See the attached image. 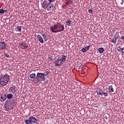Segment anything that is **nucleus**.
Instances as JSON below:
<instances>
[{
	"mask_svg": "<svg viewBox=\"0 0 124 124\" xmlns=\"http://www.w3.org/2000/svg\"><path fill=\"white\" fill-rule=\"evenodd\" d=\"M46 8L47 11H51V8H54V6L52 4V2H49L47 0H45L43 2V8Z\"/></svg>",
	"mask_w": 124,
	"mask_h": 124,
	"instance_id": "f257e3e1",
	"label": "nucleus"
},
{
	"mask_svg": "<svg viewBox=\"0 0 124 124\" xmlns=\"http://www.w3.org/2000/svg\"><path fill=\"white\" fill-rule=\"evenodd\" d=\"M56 26L57 27V30H57V31H58V32H61V31H62L64 30V26L62 24L57 22Z\"/></svg>",
	"mask_w": 124,
	"mask_h": 124,
	"instance_id": "f03ea898",
	"label": "nucleus"
},
{
	"mask_svg": "<svg viewBox=\"0 0 124 124\" xmlns=\"http://www.w3.org/2000/svg\"><path fill=\"white\" fill-rule=\"evenodd\" d=\"M8 78H1L0 79V83L1 86H6L8 83Z\"/></svg>",
	"mask_w": 124,
	"mask_h": 124,
	"instance_id": "7ed1b4c3",
	"label": "nucleus"
},
{
	"mask_svg": "<svg viewBox=\"0 0 124 124\" xmlns=\"http://www.w3.org/2000/svg\"><path fill=\"white\" fill-rule=\"evenodd\" d=\"M17 91H18V89H17V88L15 86H12L9 89V93H13V94L16 93Z\"/></svg>",
	"mask_w": 124,
	"mask_h": 124,
	"instance_id": "20e7f679",
	"label": "nucleus"
},
{
	"mask_svg": "<svg viewBox=\"0 0 124 124\" xmlns=\"http://www.w3.org/2000/svg\"><path fill=\"white\" fill-rule=\"evenodd\" d=\"M58 27L57 26V24H55L53 26V27H50V30L52 32H54L57 33V32H59L58 31Z\"/></svg>",
	"mask_w": 124,
	"mask_h": 124,
	"instance_id": "39448f33",
	"label": "nucleus"
},
{
	"mask_svg": "<svg viewBox=\"0 0 124 124\" xmlns=\"http://www.w3.org/2000/svg\"><path fill=\"white\" fill-rule=\"evenodd\" d=\"M62 62H63L61 59H58L55 61L54 64L55 66H61L62 64Z\"/></svg>",
	"mask_w": 124,
	"mask_h": 124,
	"instance_id": "423d86ee",
	"label": "nucleus"
},
{
	"mask_svg": "<svg viewBox=\"0 0 124 124\" xmlns=\"http://www.w3.org/2000/svg\"><path fill=\"white\" fill-rule=\"evenodd\" d=\"M6 48V45L4 42H0V49L3 50Z\"/></svg>",
	"mask_w": 124,
	"mask_h": 124,
	"instance_id": "0eeeda50",
	"label": "nucleus"
},
{
	"mask_svg": "<svg viewBox=\"0 0 124 124\" xmlns=\"http://www.w3.org/2000/svg\"><path fill=\"white\" fill-rule=\"evenodd\" d=\"M29 120H31V123H37V119H36L35 117L33 116H31L29 118Z\"/></svg>",
	"mask_w": 124,
	"mask_h": 124,
	"instance_id": "6e6552de",
	"label": "nucleus"
},
{
	"mask_svg": "<svg viewBox=\"0 0 124 124\" xmlns=\"http://www.w3.org/2000/svg\"><path fill=\"white\" fill-rule=\"evenodd\" d=\"M6 98H7V97H6V95L3 94L0 97V101H1V102H3L4 101H5V100H6Z\"/></svg>",
	"mask_w": 124,
	"mask_h": 124,
	"instance_id": "1a4fd4ad",
	"label": "nucleus"
},
{
	"mask_svg": "<svg viewBox=\"0 0 124 124\" xmlns=\"http://www.w3.org/2000/svg\"><path fill=\"white\" fill-rule=\"evenodd\" d=\"M37 77H38V78H45V77H44V73H38L37 74Z\"/></svg>",
	"mask_w": 124,
	"mask_h": 124,
	"instance_id": "9d476101",
	"label": "nucleus"
},
{
	"mask_svg": "<svg viewBox=\"0 0 124 124\" xmlns=\"http://www.w3.org/2000/svg\"><path fill=\"white\" fill-rule=\"evenodd\" d=\"M37 38L41 43H44V41L43 40V38H42V37H41V35H38Z\"/></svg>",
	"mask_w": 124,
	"mask_h": 124,
	"instance_id": "9b49d317",
	"label": "nucleus"
},
{
	"mask_svg": "<svg viewBox=\"0 0 124 124\" xmlns=\"http://www.w3.org/2000/svg\"><path fill=\"white\" fill-rule=\"evenodd\" d=\"M26 43L24 42H22L19 44V46L21 48V49H25V47H26Z\"/></svg>",
	"mask_w": 124,
	"mask_h": 124,
	"instance_id": "f8f14e48",
	"label": "nucleus"
},
{
	"mask_svg": "<svg viewBox=\"0 0 124 124\" xmlns=\"http://www.w3.org/2000/svg\"><path fill=\"white\" fill-rule=\"evenodd\" d=\"M117 37L115 36L114 37V38L110 41L112 43H113V44H116L117 43Z\"/></svg>",
	"mask_w": 124,
	"mask_h": 124,
	"instance_id": "ddd939ff",
	"label": "nucleus"
},
{
	"mask_svg": "<svg viewBox=\"0 0 124 124\" xmlns=\"http://www.w3.org/2000/svg\"><path fill=\"white\" fill-rule=\"evenodd\" d=\"M96 92L98 94H99L100 95H103V93L102 92V91L99 89H97Z\"/></svg>",
	"mask_w": 124,
	"mask_h": 124,
	"instance_id": "4468645a",
	"label": "nucleus"
},
{
	"mask_svg": "<svg viewBox=\"0 0 124 124\" xmlns=\"http://www.w3.org/2000/svg\"><path fill=\"white\" fill-rule=\"evenodd\" d=\"M6 97L7 98H8V99H11V98L13 97V93L8 94L6 95Z\"/></svg>",
	"mask_w": 124,
	"mask_h": 124,
	"instance_id": "2eb2a0df",
	"label": "nucleus"
},
{
	"mask_svg": "<svg viewBox=\"0 0 124 124\" xmlns=\"http://www.w3.org/2000/svg\"><path fill=\"white\" fill-rule=\"evenodd\" d=\"M119 33H120V32L117 31L115 34V37H116L117 39H119V38H121V37L120 36Z\"/></svg>",
	"mask_w": 124,
	"mask_h": 124,
	"instance_id": "dca6fc26",
	"label": "nucleus"
},
{
	"mask_svg": "<svg viewBox=\"0 0 124 124\" xmlns=\"http://www.w3.org/2000/svg\"><path fill=\"white\" fill-rule=\"evenodd\" d=\"M63 62H65V60H66V55H62V58L60 59Z\"/></svg>",
	"mask_w": 124,
	"mask_h": 124,
	"instance_id": "f3484780",
	"label": "nucleus"
},
{
	"mask_svg": "<svg viewBox=\"0 0 124 124\" xmlns=\"http://www.w3.org/2000/svg\"><path fill=\"white\" fill-rule=\"evenodd\" d=\"M108 91L109 93H114V89H113L112 85L108 87Z\"/></svg>",
	"mask_w": 124,
	"mask_h": 124,
	"instance_id": "a211bd4d",
	"label": "nucleus"
},
{
	"mask_svg": "<svg viewBox=\"0 0 124 124\" xmlns=\"http://www.w3.org/2000/svg\"><path fill=\"white\" fill-rule=\"evenodd\" d=\"M25 123L26 124H32V123L31 122V121L30 119H26L25 120Z\"/></svg>",
	"mask_w": 124,
	"mask_h": 124,
	"instance_id": "6ab92c4d",
	"label": "nucleus"
},
{
	"mask_svg": "<svg viewBox=\"0 0 124 124\" xmlns=\"http://www.w3.org/2000/svg\"><path fill=\"white\" fill-rule=\"evenodd\" d=\"M98 51L100 54H102V53L104 52V49L103 48V47H100L98 49Z\"/></svg>",
	"mask_w": 124,
	"mask_h": 124,
	"instance_id": "aec40b11",
	"label": "nucleus"
},
{
	"mask_svg": "<svg viewBox=\"0 0 124 124\" xmlns=\"http://www.w3.org/2000/svg\"><path fill=\"white\" fill-rule=\"evenodd\" d=\"M29 80H31V81H32L33 82H34V83H36V82L37 83H38V82H39L38 80H37V81L36 82L35 81H36V80H37L38 78H31V79H30V78H28Z\"/></svg>",
	"mask_w": 124,
	"mask_h": 124,
	"instance_id": "412c9836",
	"label": "nucleus"
},
{
	"mask_svg": "<svg viewBox=\"0 0 124 124\" xmlns=\"http://www.w3.org/2000/svg\"><path fill=\"white\" fill-rule=\"evenodd\" d=\"M42 36H43V38H44V39H45V40H48V36H47V35H46V34H45V33H44V34H42Z\"/></svg>",
	"mask_w": 124,
	"mask_h": 124,
	"instance_id": "4be33fe9",
	"label": "nucleus"
},
{
	"mask_svg": "<svg viewBox=\"0 0 124 124\" xmlns=\"http://www.w3.org/2000/svg\"><path fill=\"white\" fill-rule=\"evenodd\" d=\"M35 76H36V75H35V73H33L30 75V78H35Z\"/></svg>",
	"mask_w": 124,
	"mask_h": 124,
	"instance_id": "5701e85b",
	"label": "nucleus"
},
{
	"mask_svg": "<svg viewBox=\"0 0 124 124\" xmlns=\"http://www.w3.org/2000/svg\"><path fill=\"white\" fill-rule=\"evenodd\" d=\"M71 24V20H70V19H67L66 21L67 26H70Z\"/></svg>",
	"mask_w": 124,
	"mask_h": 124,
	"instance_id": "b1692460",
	"label": "nucleus"
},
{
	"mask_svg": "<svg viewBox=\"0 0 124 124\" xmlns=\"http://www.w3.org/2000/svg\"><path fill=\"white\" fill-rule=\"evenodd\" d=\"M2 78H10V76L7 74H5L2 77Z\"/></svg>",
	"mask_w": 124,
	"mask_h": 124,
	"instance_id": "393cba45",
	"label": "nucleus"
},
{
	"mask_svg": "<svg viewBox=\"0 0 124 124\" xmlns=\"http://www.w3.org/2000/svg\"><path fill=\"white\" fill-rule=\"evenodd\" d=\"M73 3V1H72V0H69L67 1V4H68V5H70Z\"/></svg>",
	"mask_w": 124,
	"mask_h": 124,
	"instance_id": "a878e982",
	"label": "nucleus"
},
{
	"mask_svg": "<svg viewBox=\"0 0 124 124\" xmlns=\"http://www.w3.org/2000/svg\"><path fill=\"white\" fill-rule=\"evenodd\" d=\"M17 30H18V31H22V27L21 26H17L16 27Z\"/></svg>",
	"mask_w": 124,
	"mask_h": 124,
	"instance_id": "bb28decb",
	"label": "nucleus"
},
{
	"mask_svg": "<svg viewBox=\"0 0 124 124\" xmlns=\"http://www.w3.org/2000/svg\"><path fill=\"white\" fill-rule=\"evenodd\" d=\"M120 50V52H121L122 53H124V47L122 48V47H119Z\"/></svg>",
	"mask_w": 124,
	"mask_h": 124,
	"instance_id": "cd10ccee",
	"label": "nucleus"
},
{
	"mask_svg": "<svg viewBox=\"0 0 124 124\" xmlns=\"http://www.w3.org/2000/svg\"><path fill=\"white\" fill-rule=\"evenodd\" d=\"M3 13H4V10H3V9H0V14H3Z\"/></svg>",
	"mask_w": 124,
	"mask_h": 124,
	"instance_id": "c85d7f7f",
	"label": "nucleus"
},
{
	"mask_svg": "<svg viewBox=\"0 0 124 124\" xmlns=\"http://www.w3.org/2000/svg\"><path fill=\"white\" fill-rule=\"evenodd\" d=\"M86 66L85 65H83L81 68L82 70H85V69H86Z\"/></svg>",
	"mask_w": 124,
	"mask_h": 124,
	"instance_id": "c756f323",
	"label": "nucleus"
},
{
	"mask_svg": "<svg viewBox=\"0 0 124 124\" xmlns=\"http://www.w3.org/2000/svg\"><path fill=\"white\" fill-rule=\"evenodd\" d=\"M90 46H85L84 47V49H86V51H88V50H89V49H90Z\"/></svg>",
	"mask_w": 124,
	"mask_h": 124,
	"instance_id": "7c9ffc66",
	"label": "nucleus"
},
{
	"mask_svg": "<svg viewBox=\"0 0 124 124\" xmlns=\"http://www.w3.org/2000/svg\"><path fill=\"white\" fill-rule=\"evenodd\" d=\"M81 51L82 52H83V53H86V52H87V50L86 49H85V48H83L82 49H81Z\"/></svg>",
	"mask_w": 124,
	"mask_h": 124,
	"instance_id": "2f4dec72",
	"label": "nucleus"
},
{
	"mask_svg": "<svg viewBox=\"0 0 124 124\" xmlns=\"http://www.w3.org/2000/svg\"><path fill=\"white\" fill-rule=\"evenodd\" d=\"M103 93L104 96H108V93L103 92Z\"/></svg>",
	"mask_w": 124,
	"mask_h": 124,
	"instance_id": "473e14b6",
	"label": "nucleus"
},
{
	"mask_svg": "<svg viewBox=\"0 0 124 124\" xmlns=\"http://www.w3.org/2000/svg\"><path fill=\"white\" fill-rule=\"evenodd\" d=\"M88 12H89V13L90 14H92L93 13V10H92V9H89V10H88Z\"/></svg>",
	"mask_w": 124,
	"mask_h": 124,
	"instance_id": "72a5a7b5",
	"label": "nucleus"
},
{
	"mask_svg": "<svg viewBox=\"0 0 124 124\" xmlns=\"http://www.w3.org/2000/svg\"><path fill=\"white\" fill-rule=\"evenodd\" d=\"M69 11L70 13H73V10H72L71 8L69 9Z\"/></svg>",
	"mask_w": 124,
	"mask_h": 124,
	"instance_id": "f704fd0d",
	"label": "nucleus"
},
{
	"mask_svg": "<svg viewBox=\"0 0 124 124\" xmlns=\"http://www.w3.org/2000/svg\"><path fill=\"white\" fill-rule=\"evenodd\" d=\"M56 0H47V1H48L49 2H54Z\"/></svg>",
	"mask_w": 124,
	"mask_h": 124,
	"instance_id": "c9c22d12",
	"label": "nucleus"
},
{
	"mask_svg": "<svg viewBox=\"0 0 124 124\" xmlns=\"http://www.w3.org/2000/svg\"><path fill=\"white\" fill-rule=\"evenodd\" d=\"M4 57H6V58H9V54H5Z\"/></svg>",
	"mask_w": 124,
	"mask_h": 124,
	"instance_id": "e433bc0d",
	"label": "nucleus"
},
{
	"mask_svg": "<svg viewBox=\"0 0 124 124\" xmlns=\"http://www.w3.org/2000/svg\"><path fill=\"white\" fill-rule=\"evenodd\" d=\"M45 76H48V75L46 74V72L44 73V77H45Z\"/></svg>",
	"mask_w": 124,
	"mask_h": 124,
	"instance_id": "4c0bfd02",
	"label": "nucleus"
},
{
	"mask_svg": "<svg viewBox=\"0 0 124 124\" xmlns=\"http://www.w3.org/2000/svg\"><path fill=\"white\" fill-rule=\"evenodd\" d=\"M6 12H7V10H4V13H6Z\"/></svg>",
	"mask_w": 124,
	"mask_h": 124,
	"instance_id": "58836bf2",
	"label": "nucleus"
},
{
	"mask_svg": "<svg viewBox=\"0 0 124 124\" xmlns=\"http://www.w3.org/2000/svg\"><path fill=\"white\" fill-rule=\"evenodd\" d=\"M49 60H53V57H49Z\"/></svg>",
	"mask_w": 124,
	"mask_h": 124,
	"instance_id": "ea45409f",
	"label": "nucleus"
},
{
	"mask_svg": "<svg viewBox=\"0 0 124 124\" xmlns=\"http://www.w3.org/2000/svg\"><path fill=\"white\" fill-rule=\"evenodd\" d=\"M46 74H47V75L49 74V73H50V72L49 71H46Z\"/></svg>",
	"mask_w": 124,
	"mask_h": 124,
	"instance_id": "a19ab883",
	"label": "nucleus"
},
{
	"mask_svg": "<svg viewBox=\"0 0 124 124\" xmlns=\"http://www.w3.org/2000/svg\"><path fill=\"white\" fill-rule=\"evenodd\" d=\"M122 39L124 40V36H122Z\"/></svg>",
	"mask_w": 124,
	"mask_h": 124,
	"instance_id": "79ce46f5",
	"label": "nucleus"
},
{
	"mask_svg": "<svg viewBox=\"0 0 124 124\" xmlns=\"http://www.w3.org/2000/svg\"><path fill=\"white\" fill-rule=\"evenodd\" d=\"M42 79H43V80H44V79H45V78H42Z\"/></svg>",
	"mask_w": 124,
	"mask_h": 124,
	"instance_id": "37998d69",
	"label": "nucleus"
},
{
	"mask_svg": "<svg viewBox=\"0 0 124 124\" xmlns=\"http://www.w3.org/2000/svg\"><path fill=\"white\" fill-rule=\"evenodd\" d=\"M42 1H43V0H41Z\"/></svg>",
	"mask_w": 124,
	"mask_h": 124,
	"instance_id": "c03bdc74",
	"label": "nucleus"
},
{
	"mask_svg": "<svg viewBox=\"0 0 124 124\" xmlns=\"http://www.w3.org/2000/svg\"><path fill=\"white\" fill-rule=\"evenodd\" d=\"M122 0V1H124V0Z\"/></svg>",
	"mask_w": 124,
	"mask_h": 124,
	"instance_id": "a18cd8bd",
	"label": "nucleus"
}]
</instances>
